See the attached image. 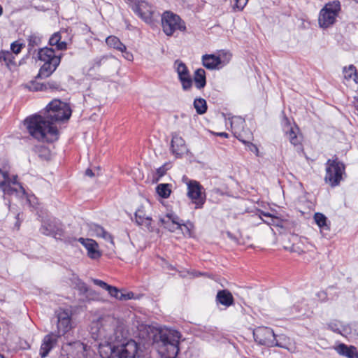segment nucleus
<instances>
[{"label": "nucleus", "mask_w": 358, "mask_h": 358, "mask_svg": "<svg viewBox=\"0 0 358 358\" xmlns=\"http://www.w3.org/2000/svg\"><path fill=\"white\" fill-rule=\"evenodd\" d=\"M343 72L346 80L352 79L355 82L357 83V69L354 65L351 64L348 67H344Z\"/></svg>", "instance_id": "obj_33"}, {"label": "nucleus", "mask_w": 358, "mask_h": 358, "mask_svg": "<svg viewBox=\"0 0 358 358\" xmlns=\"http://www.w3.org/2000/svg\"><path fill=\"white\" fill-rule=\"evenodd\" d=\"M162 25L164 32L167 36H172L177 30L181 31H185L186 30L185 22L179 15L171 11H165L162 14Z\"/></svg>", "instance_id": "obj_7"}, {"label": "nucleus", "mask_w": 358, "mask_h": 358, "mask_svg": "<svg viewBox=\"0 0 358 358\" xmlns=\"http://www.w3.org/2000/svg\"><path fill=\"white\" fill-rule=\"evenodd\" d=\"M78 241L87 250V255L91 259H97L101 256V253L98 250V244L92 239L80 238Z\"/></svg>", "instance_id": "obj_19"}, {"label": "nucleus", "mask_w": 358, "mask_h": 358, "mask_svg": "<svg viewBox=\"0 0 358 358\" xmlns=\"http://www.w3.org/2000/svg\"><path fill=\"white\" fill-rule=\"evenodd\" d=\"M283 130L292 145H297L300 143V139L297 136L299 128L296 125H291L286 117L283 118Z\"/></svg>", "instance_id": "obj_18"}, {"label": "nucleus", "mask_w": 358, "mask_h": 358, "mask_svg": "<svg viewBox=\"0 0 358 358\" xmlns=\"http://www.w3.org/2000/svg\"><path fill=\"white\" fill-rule=\"evenodd\" d=\"M123 53V57L128 61H132L134 59L133 55L127 51V49L124 51H121Z\"/></svg>", "instance_id": "obj_49"}, {"label": "nucleus", "mask_w": 358, "mask_h": 358, "mask_svg": "<svg viewBox=\"0 0 358 358\" xmlns=\"http://www.w3.org/2000/svg\"><path fill=\"white\" fill-rule=\"evenodd\" d=\"M85 175L89 176V177H93L94 176V173L92 171V169H87L86 171H85Z\"/></svg>", "instance_id": "obj_51"}, {"label": "nucleus", "mask_w": 358, "mask_h": 358, "mask_svg": "<svg viewBox=\"0 0 358 358\" xmlns=\"http://www.w3.org/2000/svg\"><path fill=\"white\" fill-rule=\"evenodd\" d=\"M27 201L31 203V199H30V198L27 199Z\"/></svg>", "instance_id": "obj_56"}, {"label": "nucleus", "mask_w": 358, "mask_h": 358, "mask_svg": "<svg viewBox=\"0 0 358 358\" xmlns=\"http://www.w3.org/2000/svg\"><path fill=\"white\" fill-rule=\"evenodd\" d=\"M181 334L174 329L159 331V341L165 348L168 358H175L179 352V343Z\"/></svg>", "instance_id": "obj_4"}, {"label": "nucleus", "mask_w": 358, "mask_h": 358, "mask_svg": "<svg viewBox=\"0 0 358 358\" xmlns=\"http://www.w3.org/2000/svg\"><path fill=\"white\" fill-rule=\"evenodd\" d=\"M216 136L223 137V138H228L229 134L226 132H219V133H215Z\"/></svg>", "instance_id": "obj_53"}, {"label": "nucleus", "mask_w": 358, "mask_h": 358, "mask_svg": "<svg viewBox=\"0 0 358 358\" xmlns=\"http://www.w3.org/2000/svg\"><path fill=\"white\" fill-rule=\"evenodd\" d=\"M341 9V3L338 0L326 3L319 14L318 23L320 27L328 28L332 26L336 22Z\"/></svg>", "instance_id": "obj_5"}, {"label": "nucleus", "mask_w": 358, "mask_h": 358, "mask_svg": "<svg viewBox=\"0 0 358 358\" xmlns=\"http://www.w3.org/2000/svg\"><path fill=\"white\" fill-rule=\"evenodd\" d=\"M336 350L339 355L348 358H358L357 348L353 345L348 346L344 343H341L336 348Z\"/></svg>", "instance_id": "obj_23"}, {"label": "nucleus", "mask_w": 358, "mask_h": 358, "mask_svg": "<svg viewBox=\"0 0 358 358\" xmlns=\"http://www.w3.org/2000/svg\"><path fill=\"white\" fill-rule=\"evenodd\" d=\"M236 2V7L239 10H242L246 6L248 0H234Z\"/></svg>", "instance_id": "obj_46"}, {"label": "nucleus", "mask_w": 358, "mask_h": 358, "mask_svg": "<svg viewBox=\"0 0 358 358\" xmlns=\"http://www.w3.org/2000/svg\"><path fill=\"white\" fill-rule=\"evenodd\" d=\"M46 89H47L46 84H43V83L33 84V90L34 91H43Z\"/></svg>", "instance_id": "obj_47"}, {"label": "nucleus", "mask_w": 358, "mask_h": 358, "mask_svg": "<svg viewBox=\"0 0 358 358\" xmlns=\"http://www.w3.org/2000/svg\"><path fill=\"white\" fill-rule=\"evenodd\" d=\"M216 301L220 304L229 307L234 304V299L229 290L222 289L217 292Z\"/></svg>", "instance_id": "obj_24"}, {"label": "nucleus", "mask_w": 358, "mask_h": 358, "mask_svg": "<svg viewBox=\"0 0 358 358\" xmlns=\"http://www.w3.org/2000/svg\"><path fill=\"white\" fill-rule=\"evenodd\" d=\"M58 338L59 337L55 335V333L52 332L44 336L40 348V355L42 358L48 356L57 344Z\"/></svg>", "instance_id": "obj_17"}, {"label": "nucleus", "mask_w": 358, "mask_h": 358, "mask_svg": "<svg viewBox=\"0 0 358 358\" xmlns=\"http://www.w3.org/2000/svg\"><path fill=\"white\" fill-rule=\"evenodd\" d=\"M194 107L198 114H204L207 110V103L204 99L197 98L194 101Z\"/></svg>", "instance_id": "obj_35"}, {"label": "nucleus", "mask_w": 358, "mask_h": 358, "mask_svg": "<svg viewBox=\"0 0 358 358\" xmlns=\"http://www.w3.org/2000/svg\"><path fill=\"white\" fill-rule=\"evenodd\" d=\"M99 350L103 358H138L140 357L138 345L134 340L120 345L110 343H100Z\"/></svg>", "instance_id": "obj_2"}, {"label": "nucleus", "mask_w": 358, "mask_h": 358, "mask_svg": "<svg viewBox=\"0 0 358 358\" xmlns=\"http://www.w3.org/2000/svg\"><path fill=\"white\" fill-rule=\"evenodd\" d=\"M229 52H222L218 56L204 55L202 56L203 65L208 69H215L226 65L231 59Z\"/></svg>", "instance_id": "obj_9"}, {"label": "nucleus", "mask_w": 358, "mask_h": 358, "mask_svg": "<svg viewBox=\"0 0 358 358\" xmlns=\"http://www.w3.org/2000/svg\"><path fill=\"white\" fill-rule=\"evenodd\" d=\"M71 115V109L68 103L54 99L46 106L43 115L36 114L27 117L24 124L33 138L39 141L52 143L59 137L55 123L68 120Z\"/></svg>", "instance_id": "obj_1"}, {"label": "nucleus", "mask_w": 358, "mask_h": 358, "mask_svg": "<svg viewBox=\"0 0 358 358\" xmlns=\"http://www.w3.org/2000/svg\"><path fill=\"white\" fill-rule=\"evenodd\" d=\"M136 222L149 229L151 227L152 217L148 215L143 206L139 207L135 212Z\"/></svg>", "instance_id": "obj_22"}, {"label": "nucleus", "mask_w": 358, "mask_h": 358, "mask_svg": "<svg viewBox=\"0 0 358 358\" xmlns=\"http://www.w3.org/2000/svg\"><path fill=\"white\" fill-rule=\"evenodd\" d=\"M246 142H247V143H245V145H247V144H248V145H249V146H250V150H251V151H252V152H255H255H258V148H257V147L255 145H254V144L251 143L249 141H246Z\"/></svg>", "instance_id": "obj_50"}, {"label": "nucleus", "mask_w": 358, "mask_h": 358, "mask_svg": "<svg viewBox=\"0 0 358 358\" xmlns=\"http://www.w3.org/2000/svg\"><path fill=\"white\" fill-rule=\"evenodd\" d=\"M27 41L28 52L30 54L35 47L38 46L41 44V38L39 35L36 34H32L29 36Z\"/></svg>", "instance_id": "obj_34"}, {"label": "nucleus", "mask_w": 358, "mask_h": 358, "mask_svg": "<svg viewBox=\"0 0 358 358\" xmlns=\"http://www.w3.org/2000/svg\"><path fill=\"white\" fill-rule=\"evenodd\" d=\"M171 151L176 157H180L187 152L185 140L177 133L172 134Z\"/></svg>", "instance_id": "obj_15"}, {"label": "nucleus", "mask_w": 358, "mask_h": 358, "mask_svg": "<svg viewBox=\"0 0 358 358\" xmlns=\"http://www.w3.org/2000/svg\"><path fill=\"white\" fill-rule=\"evenodd\" d=\"M272 347H278L281 348H287L289 343V338L284 334L275 335L272 339Z\"/></svg>", "instance_id": "obj_29"}, {"label": "nucleus", "mask_w": 358, "mask_h": 358, "mask_svg": "<svg viewBox=\"0 0 358 358\" xmlns=\"http://www.w3.org/2000/svg\"><path fill=\"white\" fill-rule=\"evenodd\" d=\"M132 9L145 22L152 23L155 11L152 6L148 2L138 1L132 6Z\"/></svg>", "instance_id": "obj_13"}, {"label": "nucleus", "mask_w": 358, "mask_h": 358, "mask_svg": "<svg viewBox=\"0 0 358 358\" xmlns=\"http://www.w3.org/2000/svg\"><path fill=\"white\" fill-rule=\"evenodd\" d=\"M172 185L169 183H162L157 186L156 192L162 198H169L171 193Z\"/></svg>", "instance_id": "obj_32"}, {"label": "nucleus", "mask_w": 358, "mask_h": 358, "mask_svg": "<svg viewBox=\"0 0 358 358\" xmlns=\"http://www.w3.org/2000/svg\"><path fill=\"white\" fill-rule=\"evenodd\" d=\"M314 220L320 228L329 229L327 218L324 214L321 213H315Z\"/></svg>", "instance_id": "obj_36"}, {"label": "nucleus", "mask_w": 358, "mask_h": 358, "mask_svg": "<svg viewBox=\"0 0 358 358\" xmlns=\"http://www.w3.org/2000/svg\"><path fill=\"white\" fill-rule=\"evenodd\" d=\"M107 60L108 57L105 56L95 59L93 64V68L101 66L102 64H104Z\"/></svg>", "instance_id": "obj_43"}, {"label": "nucleus", "mask_w": 358, "mask_h": 358, "mask_svg": "<svg viewBox=\"0 0 358 358\" xmlns=\"http://www.w3.org/2000/svg\"><path fill=\"white\" fill-rule=\"evenodd\" d=\"M17 176L10 177L8 173L0 169V189L6 195H24L25 190L17 180Z\"/></svg>", "instance_id": "obj_6"}, {"label": "nucleus", "mask_w": 358, "mask_h": 358, "mask_svg": "<svg viewBox=\"0 0 358 358\" xmlns=\"http://www.w3.org/2000/svg\"><path fill=\"white\" fill-rule=\"evenodd\" d=\"M274 336L273 330L267 327H258L253 330V336L256 343L268 348L272 347V339Z\"/></svg>", "instance_id": "obj_11"}, {"label": "nucleus", "mask_w": 358, "mask_h": 358, "mask_svg": "<svg viewBox=\"0 0 358 358\" xmlns=\"http://www.w3.org/2000/svg\"><path fill=\"white\" fill-rule=\"evenodd\" d=\"M324 181L331 187L338 186L345 176V166L338 158L328 159L326 163Z\"/></svg>", "instance_id": "obj_3"}, {"label": "nucleus", "mask_w": 358, "mask_h": 358, "mask_svg": "<svg viewBox=\"0 0 358 358\" xmlns=\"http://www.w3.org/2000/svg\"><path fill=\"white\" fill-rule=\"evenodd\" d=\"M354 326H355V327H357V329H355V331H357V335L358 336V325L355 324Z\"/></svg>", "instance_id": "obj_55"}, {"label": "nucleus", "mask_w": 358, "mask_h": 358, "mask_svg": "<svg viewBox=\"0 0 358 358\" xmlns=\"http://www.w3.org/2000/svg\"><path fill=\"white\" fill-rule=\"evenodd\" d=\"M194 82L197 89L201 90L206 85V71L203 69H198L194 71Z\"/></svg>", "instance_id": "obj_26"}, {"label": "nucleus", "mask_w": 358, "mask_h": 358, "mask_svg": "<svg viewBox=\"0 0 358 358\" xmlns=\"http://www.w3.org/2000/svg\"><path fill=\"white\" fill-rule=\"evenodd\" d=\"M67 345H73L75 348H76L78 350H85V345L83 343L80 341H75L73 343H69Z\"/></svg>", "instance_id": "obj_48"}, {"label": "nucleus", "mask_w": 358, "mask_h": 358, "mask_svg": "<svg viewBox=\"0 0 358 358\" xmlns=\"http://www.w3.org/2000/svg\"><path fill=\"white\" fill-rule=\"evenodd\" d=\"M92 281H93V282L96 285H97V286H99V287H101V288H103V289H104L106 290H108V287L110 286L106 282H103V281H102L101 280H99V279H92Z\"/></svg>", "instance_id": "obj_45"}, {"label": "nucleus", "mask_w": 358, "mask_h": 358, "mask_svg": "<svg viewBox=\"0 0 358 358\" xmlns=\"http://www.w3.org/2000/svg\"><path fill=\"white\" fill-rule=\"evenodd\" d=\"M60 62L61 58H53L50 62H44L36 78H45L49 77L56 70Z\"/></svg>", "instance_id": "obj_20"}, {"label": "nucleus", "mask_w": 358, "mask_h": 358, "mask_svg": "<svg viewBox=\"0 0 358 358\" xmlns=\"http://www.w3.org/2000/svg\"><path fill=\"white\" fill-rule=\"evenodd\" d=\"M13 53L9 51H0V62L4 61L7 66L14 64Z\"/></svg>", "instance_id": "obj_38"}, {"label": "nucleus", "mask_w": 358, "mask_h": 358, "mask_svg": "<svg viewBox=\"0 0 358 358\" xmlns=\"http://www.w3.org/2000/svg\"><path fill=\"white\" fill-rule=\"evenodd\" d=\"M106 44L119 51H124L126 46L115 36H110L106 39Z\"/></svg>", "instance_id": "obj_28"}, {"label": "nucleus", "mask_w": 358, "mask_h": 358, "mask_svg": "<svg viewBox=\"0 0 358 358\" xmlns=\"http://www.w3.org/2000/svg\"><path fill=\"white\" fill-rule=\"evenodd\" d=\"M38 58L44 62H50L53 58H60V57L55 55L53 49L45 48L38 50Z\"/></svg>", "instance_id": "obj_27"}, {"label": "nucleus", "mask_w": 358, "mask_h": 358, "mask_svg": "<svg viewBox=\"0 0 358 358\" xmlns=\"http://www.w3.org/2000/svg\"><path fill=\"white\" fill-rule=\"evenodd\" d=\"M187 185V196L195 204V208H202L206 201V194L202 192V186L196 180H189Z\"/></svg>", "instance_id": "obj_8"}, {"label": "nucleus", "mask_w": 358, "mask_h": 358, "mask_svg": "<svg viewBox=\"0 0 358 358\" xmlns=\"http://www.w3.org/2000/svg\"><path fill=\"white\" fill-rule=\"evenodd\" d=\"M170 166L169 164H164L159 168H158L156 171V177H155V180L157 182L162 176H164L166 171L169 169Z\"/></svg>", "instance_id": "obj_40"}, {"label": "nucleus", "mask_w": 358, "mask_h": 358, "mask_svg": "<svg viewBox=\"0 0 358 358\" xmlns=\"http://www.w3.org/2000/svg\"><path fill=\"white\" fill-rule=\"evenodd\" d=\"M244 124L245 120L241 117H234L231 120V127L235 136L243 143H246L243 134Z\"/></svg>", "instance_id": "obj_21"}, {"label": "nucleus", "mask_w": 358, "mask_h": 358, "mask_svg": "<svg viewBox=\"0 0 358 358\" xmlns=\"http://www.w3.org/2000/svg\"><path fill=\"white\" fill-rule=\"evenodd\" d=\"M0 358H4V357L0 354Z\"/></svg>", "instance_id": "obj_57"}, {"label": "nucleus", "mask_w": 358, "mask_h": 358, "mask_svg": "<svg viewBox=\"0 0 358 358\" xmlns=\"http://www.w3.org/2000/svg\"><path fill=\"white\" fill-rule=\"evenodd\" d=\"M2 13H3V9H2L1 6L0 5V16L2 15Z\"/></svg>", "instance_id": "obj_54"}, {"label": "nucleus", "mask_w": 358, "mask_h": 358, "mask_svg": "<svg viewBox=\"0 0 358 358\" xmlns=\"http://www.w3.org/2000/svg\"><path fill=\"white\" fill-rule=\"evenodd\" d=\"M24 47L23 43H19L17 41H15L11 43L10 45V49L12 51V53H14L15 55L19 54L21 52L22 48Z\"/></svg>", "instance_id": "obj_42"}, {"label": "nucleus", "mask_w": 358, "mask_h": 358, "mask_svg": "<svg viewBox=\"0 0 358 358\" xmlns=\"http://www.w3.org/2000/svg\"><path fill=\"white\" fill-rule=\"evenodd\" d=\"M90 331L92 338L96 341L101 340L105 337L103 329L100 327L99 322L92 323Z\"/></svg>", "instance_id": "obj_31"}, {"label": "nucleus", "mask_w": 358, "mask_h": 358, "mask_svg": "<svg viewBox=\"0 0 358 358\" xmlns=\"http://www.w3.org/2000/svg\"><path fill=\"white\" fill-rule=\"evenodd\" d=\"M123 295L125 297V299L123 301H126V300L132 299L134 296V293L130 292V293H127V294H123Z\"/></svg>", "instance_id": "obj_52"}, {"label": "nucleus", "mask_w": 358, "mask_h": 358, "mask_svg": "<svg viewBox=\"0 0 358 358\" xmlns=\"http://www.w3.org/2000/svg\"><path fill=\"white\" fill-rule=\"evenodd\" d=\"M159 221L165 229L172 232L181 229L182 226H185L182 220L173 213H167L166 215L161 217Z\"/></svg>", "instance_id": "obj_16"}, {"label": "nucleus", "mask_w": 358, "mask_h": 358, "mask_svg": "<svg viewBox=\"0 0 358 358\" xmlns=\"http://www.w3.org/2000/svg\"><path fill=\"white\" fill-rule=\"evenodd\" d=\"M57 330L53 333H55V335L59 338L71 329V316L69 311L59 310L57 313Z\"/></svg>", "instance_id": "obj_10"}, {"label": "nucleus", "mask_w": 358, "mask_h": 358, "mask_svg": "<svg viewBox=\"0 0 358 358\" xmlns=\"http://www.w3.org/2000/svg\"><path fill=\"white\" fill-rule=\"evenodd\" d=\"M328 327H329V329H330L334 332H336V333H338V334H341V329H340L339 323H338L337 322H330L329 324H328Z\"/></svg>", "instance_id": "obj_44"}, {"label": "nucleus", "mask_w": 358, "mask_h": 358, "mask_svg": "<svg viewBox=\"0 0 358 358\" xmlns=\"http://www.w3.org/2000/svg\"><path fill=\"white\" fill-rule=\"evenodd\" d=\"M91 230L96 236L103 238L104 239L110 241L111 243H113L111 235L106 231L102 227L94 224L91 226Z\"/></svg>", "instance_id": "obj_30"}, {"label": "nucleus", "mask_w": 358, "mask_h": 358, "mask_svg": "<svg viewBox=\"0 0 358 358\" xmlns=\"http://www.w3.org/2000/svg\"><path fill=\"white\" fill-rule=\"evenodd\" d=\"M71 280L74 282L76 287L78 288L81 292L87 293L88 292L87 285L80 279H79L77 275H73Z\"/></svg>", "instance_id": "obj_37"}, {"label": "nucleus", "mask_w": 358, "mask_h": 358, "mask_svg": "<svg viewBox=\"0 0 358 358\" xmlns=\"http://www.w3.org/2000/svg\"><path fill=\"white\" fill-rule=\"evenodd\" d=\"M66 31H60L55 33L49 40V44L52 46H56L58 50H64L67 48V43L65 41H62V35L66 34Z\"/></svg>", "instance_id": "obj_25"}, {"label": "nucleus", "mask_w": 358, "mask_h": 358, "mask_svg": "<svg viewBox=\"0 0 358 358\" xmlns=\"http://www.w3.org/2000/svg\"><path fill=\"white\" fill-rule=\"evenodd\" d=\"M260 216H264L266 218V220L263 219V221L267 223L268 224L273 225L275 224V220H277V218L272 216L270 213L261 212Z\"/></svg>", "instance_id": "obj_41"}, {"label": "nucleus", "mask_w": 358, "mask_h": 358, "mask_svg": "<svg viewBox=\"0 0 358 358\" xmlns=\"http://www.w3.org/2000/svg\"><path fill=\"white\" fill-rule=\"evenodd\" d=\"M40 231L44 235L52 236L57 239H61L64 236V230L61 222L55 219L44 222Z\"/></svg>", "instance_id": "obj_12"}, {"label": "nucleus", "mask_w": 358, "mask_h": 358, "mask_svg": "<svg viewBox=\"0 0 358 358\" xmlns=\"http://www.w3.org/2000/svg\"><path fill=\"white\" fill-rule=\"evenodd\" d=\"M107 291L112 297H114L117 299L122 301L125 299L123 293H121L120 290L115 287L110 285Z\"/></svg>", "instance_id": "obj_39"}, {"label": "nucleus", "mask_w": 358, "mask_h": 358, "mask_svg": "<svg viewBox=\"0 0 358 358\" xmlns=\"http://www.w3.org/2000/svg\"><path fill=\"white\" fill-rule=\"evenodd\" d=\"M174 68L178 73V78L182 84V90H189L192 86V80L189 76L188 69L185 63L177 59L174 62Z\"/></svg>", "instance_id": "obj_14"}]
</instances>
